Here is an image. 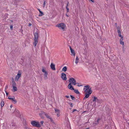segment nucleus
Wrapping results in <instances>:
<instances>
[{"label": "nucleus", "mask_w": 129, "mask_h": 129, "mask_svg": "<svg viewBox=\"0 0 129 129\" xmlns=\"http://www.w3.org/2000/svg\"><path fill=\"white\" fill-rule=\"evenodd\" d=\"M66 8L67 9V12H69V9L68 7H67Z\"/></svg>", "instance_id": "35"}, {"label": "nucleus", "mask_w": 129, "mask_h": 129, "mask_svg": "<svg viewBox=\"0 0 129 129\" xmlns=\"http://www.w3.org/2000/svg\"><path fill=\"white\" fill-rule=\"evenodd\" d=\"M31 25V23H29V26H30Z\"/></svg>", "instance_id": "40"}, {"label": "nucleus", "mask_w": 129, "mask_h": 129, "mask_svg": "<svg viewBox=\"0 0 129 129\" xmlns=\"http://www.w3.org/2000/svg\"><path fill=\"white\" fill-rule=\"evenodd\" d=\"M43 114V113H42L40 114H39L40 116L41 117V118H44V117L42 116L43 115H44Z\"/></svg>", "instance_id": "22"}, {"label": "nucleus", "mask_w": 129, "mask_h": 129, "mask_svg": "<svg viewBox=\"0 0 129 129\" xmlns=\"http://www.w3.org/2000/svg\"><path fill=\"white\" fill-rule=\"evenodd\" d=\"M75 110H76V109H74V111H75Z\"/></svg>", "instance_id": "47"}, {"label": "nucleus", "mask_w": 129, "mask_h": 129, "mask_svg": "<svg viewBox=\"0 0 129 129\" xmlns=\"http://www.w3.org/2000/svg\"><path fill=\"white\" fill-rule=\"evenodd\" d=\"M69 82L70 83L69 84H71L74 85H75L76 84L75 80L73 78H71L69 80Z\"/></svg>", "instance_id": "7"}, {"label": "nucleus", "mask_w": 129, "mask_h": 129, "mask_svg": "<svg viewBox=\"0 0 129 129\" xmlns=\"http://www.w3.org/2000/svg\"><path fill=\"white\" fill-rule=\"evenodd\" d=\"M55 112L56 113H60V111L58 109H55Z\"/></svg>", "instance_id": "21"}, {"label": "nucleus", "mask_w": 129, "mask_h": 129, "mask_svg": "<svg viewBox=\"0 0 129 129\" xmlns=\"http://www.w3.org/2000/svg\"><path fill=\"white\" fill-rule=\"evenodd\" d=\"M61 77L62 79L64 80H66L67 79V78L66 77V75L64 73H62Z\"/></svg>", "instance_id": "10"}, {"label": "nucleus", "mask_w": 129, "mask_h": 129, "mask_svg": "<svg viewBox=\"0 0 129 129\" xmlns=\"http://www.w3.org/2000/svg\"><path fill=\"white\" fill-rule=\"evenodd\" d=\"M98 123H97L96 122H94L93 123V124L94 125H95L96 124H97Z\"/></svg>", "instance_id": "37"}, {"label": "nucleus", "mask_w": 129, "mask_h": 129, "mask_svg": "<svg viewBox=\"0 0 129 129\" xmlns=\"http://www.w3.org/2000/svg\"><path fill=\"white\" fill-rule=\"evenodd\" d=\"M50 67L52 70H55V66L53 63H51Z\"/></svg>", "instance_id": "12"}, {"label": "nucleus", "mask_w": 129, "mask_h": 129, "mask_svg": "<svg viewBox=\"0 0 129 129\" xmlns=\"http://www.w3.org/2000/svg\"><path fill=\"white\" fill-rule=\"evenodd\" d=\"M8 99L11 100L12 102L14 104H15L17 102V101L15 99V98L14 97L13 98H11L10 96L8 97Z\"/></svg>", "instance_id": "11"}, {"label": "nucleus", "mask_w": 129, "mask_h": 129, "mask_svg": "<svg viewBox=\"0 0 129 129\" xmlns=\"http://www.w3.org/2000/svg\"><path fill=\"white\" fill-rule=\"evenodd\" d=\"M67 67L66 66H65L63 67V68L62 69V70L63 71L66 72L67 71Z\"/></svg>", "instance_id": "20"}, {"label": "nucleus", "mask_w": 129, "mask_h": 129, "mask_svg": "<svg viewBox=\"0 0 129 129\" xmlns=\"http://www.w3.org/2000/svg\"><path fill=\"white\" fill-rule=\"evenodd\" d=\"M42 72L44 73V78L45 79H46L47 78V76L48 74L47 72L43 68L42 70Z\"/></svg>", "instance_id": "9"}, {"label": "nucleus", "mask_w": 129, "mask_h": 129, "mask_svg": "<svg viewBox=\"0 0 129 129\" xmlns=\"http://www.w3.org/2000/svg\"><path fill=\"white\" fill-rule=\"evenodd\" d=\"M66 16H67L68 17L69 16L67 14H66Z\"/></svg>", "instance_id": "43"}, {"label": "nucleus", "mask_w": 129, "mask_h": 129, "mask_svg": "<svg viewBox=\"0 0 129 129\" xmlns=\"http://www.w3.org/2000/svg\"><path fill=\"white\" fill-rule=\"evenodd\" d=\"M65 97L67 98H69V96L67 95H66Z\"/></svg>", "instance_id": "39"}, {"label": "nucleus", "mask_w": 129, "mask_h": 129, "mask_svg": "<svg viewBox=\"0 0 129 129\" xmlns=\"http://www.w3.org/2000/svg\"><path fill=\"white\" fill-rule=\"evenodd\" d=\"M43 122L44 121H41V125H43Z\"/></svg>", "instance_id": "30"}, {"label": "nucleus", "mask_w": 129, "mask_h": 129, "mask_svg": "<svg viewBox=\"0 0 129 129\" xmlns=\"http://www.w3.org/2000/svg\"><path fill=\"white\" fill-rule=\"evenodd\" d=\"M4 102L3 101H2L1 103V105L2 108L4 106Z\"/></svg>", "instance_id": "17"}, {"label": "nucleus", "mask_w": 129, "mask_h": 129, "mask_svg": "<svg viewBox=\"0 0 129 129\" xmlns=\"http://www.w3.org/2000/svg\"><path fill=\"white\" fill-rule=\"evenodd\" d=\"M100 120V119H97V120H96V122L97 123H98L99 121V120Z\"/></svg>", "instance_id": "34"}, {"label": "nucleus", "mask_w": 129, "mask_h": 129, "mask_svg": "<svg viewBox=\"0 0 129 129\" xmlns=\"http://www.w3.org/2000/svg\"><path fill=\"white\" fill-rule=\"evenodd\" d=\"M120 44L122 45H124V42L123 41H121L120 42Z\"/></svg>", "instance_id": "27"}, {"label": "nucleus", "mask_w": 129, "mask_h": 129, "mask_svg": "<svg viewBox=\"0 0 129 129\" xmlns=\"http://www.w3.org/2000/svg\"><path fill=\"white\" fill-rule=\"evenodd\" d=\"M40 14L39 15V16H42L44 14L41 11H40Z\"/></svg>", "instance_id": "23"}, {"label": "nucleus", "mask_w": 129, "mask_h": 129, "mask_svg": "<svg viewBox=\"0 0 129 129\" xmlns=\"http://www.w3.org/2000/svg\"><path fill=\"white\" fill-rule=\"evenodd\" d=\"M93 98V102H95L96 101H98V100L96 97L94 96Z\"/></svg>", "instance_id": "15"}, {"label": "nucleus", "mask_w": 129, "mask_h": 129, "mask_svg": "<svg viewBox=\"0 0 129 129\" xmlns=\"http://www.w3.org/2000/svg\"><path fill=\"white\" fill-rule=\"evenodd\" d=\"M43 114L46 116L47 118H49L50 116L48 114L44 112H43Z\"/></svg>", "instance_id": "19"}, {"label": "nucleus", "mask_w": 129, "mask_h": 129, "mask_svg": "<svg viewBox=\"0 0 129 129\" xmlns=\"http://www.w3.org/2000/svg\"><path fill=\"white\" fill-rule=\"evenodd\" d=\"M20 72V71H18V73L15 77V81H18L21 76V74Z\"/></svg>", "instance_id": "8"}, {"label": "nucleus", "mask_w": 129, "mask_h": 129, "mask_svg": "<svg viewBox=\"0 0 129 129\" xmlns=\"http://www.w3.org/2000/svg\"><path fill=\"white\" fill-rule=\"evenodd\" d=\"M56 27H58L59 29L62 30L63 31L65 30L66 25L63 23H61L57 24L56 25Z\"/></svg>", "instance_id": "2"}, {"label": "nucleus", "mask_w": 129, "mask_h": 129, "mask_svg": "<svg viewBox=\"0 0 129 129\" xmlns=\"http://www.w3.org/2000/svg\"><path fill=\"white\" fill-rule=\"evenodd\" d=\"M79 58L77 56H76V59L75 63L76 64H77L78 62Z\"/></svg>", "instance_id": "18"}, {"label": "nucleus", "mask_w": 129, "mask_h": 129, "mask_svg": "<svg viewBox=\"0 0 129 129\" xmlns=\"http://www.w3.org/2000/svg\"><path fill=\"white\" fill-rule=\"evenodd\" d=\"M34 42L33 43V44L34 45L35 47H36V45L38 43V32L36 31V32L34 33Z\"/></svg>", "instance_id": "3"}, {"label": "nucleus", "mask_w": 129, "mask_h": 129, "mask_svg": "<svg viewBox=\"0 0 129 129\" xmlns=\"http://www.w3.org/2000/svg\"><path fill=\"white\" fill-rule=\"evenodd\" d=\"M69 104L70 105V106L71 107H72L73 106V105L72 103H69Z\"/></svg>", "instance_id": "31"}, {"label": "nucleus", "mask_w": 129, "mask_h": 129, "mask_svg": "<svg viewBox=\"0 0 129 129\" xmlns=\"http://www.w3.org/2000/svg\"><path fill=\"white\" fill-rule=\"evenodd\" d=\"M125 88H129V85H128L127 86H125Z\"/></svg>", "instance_id": "36"}, {"label": "nucleus", "mask_w": 129, "mask_h": 129, "mask_svg": "<svg viewBox=\"0 0 129 129\" xmlns=\"http://www.w3.org/2000/svg\"><path fill=\"white\" fill-rule=\"evenodd\" d=\"M38 10H39V12H40V11H41L40 10V9H39Z\"/></svg>", "instance_id": "44"}, {"label": "nucleus", "mask_w": 129, "mask_h": 129, "mask_svg": "<svg viewBox=\"0 0 129 129\" xmlns=\"http://www.w3.org/2000/svg\"><path fill=\"white\" fill-rule=\"evenodd\" d=\"M15 111H17V112L18 111H18V110H15Z\"/></svg>", "instance_id": "42"}, {"label": "nucleus", "mask_w": 129, "mask_h": 129, "mask_svg": "<svg viewBox=\"0 0 129 129\" xmlns=\"http://www.w3.org/2000/svg\"><path fill=\"white\" fill-rule=\"evenodd\" d=\"M12 86L13 87L12 91L13 92H15L17 90V88L16 87V84L15 82L14 81H12Z\"/></svg>", "instance_id": "6"}, {"label": "nucleus", "mask_w": 129, "mask_h": 129, "mask_svg": "<svg viewBox=\"0 0 129 129\" xmlns=\"http://www.w3.org/2000/svg\"><path fill=\"white\" fill-rule=\"evenodd\" d=\"M70 49L71 51V55H73L74 56H75V54L74 50L72 49L71 47H70Z\"/></svg>", "instance_id": "13"}, {"label": "nucleus", "mask_w": 129, "mask_h": 129, "mask_svg": "<svg viewBox=\"0 0 129 129\" xmlns=\"http://www.w3.org/2000/svg\"><path fill=\"white\" fill-rule=\"evenodd\" d=\"M68 88L72 90H74V92L76 94H79V92L78 91V90L74 89L72 85H71V84H69L68 86Z\"/></svg>", "instance_id": "5"}, {"label": "nucleus", "mask_w": 129, "mask_h": 129, "mask_svg": "<svg viewBox=\"0 0 129 129\" xmlns=\"http://www.w3.org/2000/svg\"><path fill=\"white\" fill-rule=\"evenodd\" d=\"M85 129H89V128H86Z\"/></svg>", "instance_id": "46"}, {"label": "nucleus", "mask_w": 129, "mask_h": 129, "mask_svg": "<svg viewBox=\"0 0 129 129\" xmlns=\"http://www.w3.org/2000/svg\"><path fill=\"white\" fill-rule=\"evenodd\" d=\"M46 4V2L45 1H44V3L43 4V7H45Z\"/></svg>", "instance_id": "28"}, {"label": "nucleus", "mask_w": 129, "mask_h": 129, "mask_svg": "<svg viewBox=\"0 0 129 129\" xmlns=\"http://www.w3.org/2000/svg\"><path fill=\"white\" fill-rule=\"evenodd\" d=\"M31 124L34 126L38 127H40L41 125L39 122L36 121L35 120L32 121L31 122Z\"/></svg>", "instance_id": "4"}, {"label": "nucleus", "mask_w": 129, "mask_h": 129, "mask_svg": "<svg viewBox=\"0 0 129 129\" xmlns=\"http://www.w3.org/2000/svg\"><path fill=\"white\" fill-rule=\"evenodd\" d=\"M12 105H11L10 106V108H12Z\"/></svg>", "instance_id": "45"}, {"label": "nucleus", "mask_w": 129, "mask_h": 129, "mask_svg": "<svg viewBox=\"0 0 129 129\" xmlns=\"http://www.w3.org/2000/svg\"><path fill=\"white\" fill-rule=\"evenodd\" d=\"M85 97H84V100L85 99H86L88 98L89 96V95L90 94H89L88 93H85Z\"/></svg>", "instance_id": "14"}, {"label": "nucleus", "mask_w": 129, "mask_h": 129, "mask_svg": "<svg viewBox=\"0 0 129 129\" xmlns=\"http://www.w3.org/2000/svg\"><path fill=\"white\" fill-rule=\"evenodd\" d=\"M57 115V116L58 117L60 115V113H56Z\"/></svg>", "instance_id": "33"}, {"label": "nucleus", "mask_w": 129, "mask_h": 129, "mask_svg": "<svg viewBox=\"0 0 129 129\" xmlns=\"http://www.w3.org/2000/svg\"><path fill=\"white\" fill-rule=\"evenodd\" d=\"M6 94L7 95L8 94V93L6 91Z\"/></svg>", "instance_id": "41"}, {"label": "nucleus", "mask_w": 129, "mask_h": 129, "mask_svg": "<svg viewBox=\"0 0 129 129\" xmlns=\"http://www.w3.org/2000/svg\"><path fill=\"white\" fill-rule=\"evenodd\" d=\"M120 37L121 38L120 39V42L122 41L123 40V36H122L121 37Z\"/></svg>", "instance_id": "26"}, {"label": "nucleus", "mask_w": 129, "mask_h": 129, "mask_svg": "<svg viewBox=\"0 0 129 129\" xmlns=\"http://www.w3.org/2000/svg\"><path fill=\"white\" fill-rule=\"evenodd\" d=\"M10 28L11 29H13V26L12 25H11L10 26Z\"/></svg>", "instance_id": "38"}, {"label": "nucleus", "mask_w": 129, "mask_h": 129, "mask_svg": "<svg viewBox=\"0 0 129 129\" xmlns=\"http://www.w3.org/2000/svg\"><path fill=\"white\" fill-rule=\"evenodd\" d=\"M76 84L77 85V86L79 87L81 86H83V85H80L79 83H76Z\"/></svg>", "instance_id": "24"}, {"label": "nucleus", "mask_w": 129, "mask_h": 129, "mask_svg": "<svg viewBox=\"0 0 129 129\" xmlns=\"http://www.w3.org/2000/svg\"><path fill=\"white\" fill-rule=\"evenodd\" d=\"M69 2H67V5L66 6V8L67 7H68V6H69Z\"/></svg>", "instance_id": "32"}, {"label": "nucleus", "mask_w": 129, "mask_h": 129, "mask_svg": "<svg viewBox=\"0 0 129 129\" xmlns=\"http://www.w3.org/2000/svg\"><path fill=\"white\" fill-rule=\"evenodd\" d=\"M70 97L73 100H74L75 99V97L73 96L72 95H70Z\"/></svg>", "instance_id": "25"}, {"label": "nucleus", "mask_w": 129, "mask_h": 129, "mask_svg": "<svg viewBox=\"0 0 129 129\" xmlns=\"http://www.w3.org/2000/svg\"><path fill=\"white\" fill-rule=\"evenodd\" d=\"M49 118L50 119V120L52 122L53 121V120L51 117H50Z\"/></svg>", "instance_id": "29"}, {"label": "nucleus", "mask_w": 129, "mask_h": 129, "mask_svg": "<svg viewBox=\"0 0 129 129\" xmlns=\"http://www.w3.org/2000/svg\"><path fill=\"white\" fill-rule=\"evenodd\" d=\"M117 32L118 33L119 36V37H121L122 36L121 35V33L119 29H118Z\"/></svg>", "instance_id": "16"}, {"label": "nucleus", "mask_w": 129, "mask_h": 129, "mask_svg": "<svg viewBox=\"0 0 129 129\" xmlns=\"http://www.w3.org/2000/svg\"><path fill=\"white\" fill-rule=\"evenodd\" d=\"M83 90L84 92L86 93H88L89 94H91L92 93V90L91 88H90V86L88 85L84 86Z\"/></svg>", "instance_id": "1"}]
</instances>
